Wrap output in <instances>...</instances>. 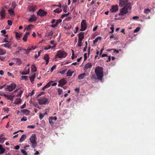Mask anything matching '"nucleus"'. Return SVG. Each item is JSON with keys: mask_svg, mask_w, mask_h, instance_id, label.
I'll return each instance as SVG.
<instances>
[{"mask_svg": "<svg viewBox=\"0 0 155 155\" xmlns=\"http://www.w3.org/2000/svg\"><path fill=\"white\" fill-rule=\"evenodd\" d=\"M95 72L97 79L100 80H102L104 76L103 68L101 67L97 66L95 69Z\"/></svg>", "mask_w": 155, "mask_h": 155, "instance_id": "f257e3e1", "label": "nucleus"}, {"mask_svg": "<svg viewBox=\"0 0 155 155\" xmlns=\"http://www.w3.org/2000/svg\"><path fill=\"white\" fill-rule=\"evenodd\" d=\"M131 7L130 5H128L127 6H124L120 10V12L119 14L120 15H123L129 12L131 9Z\"/></svg>", "mask_w": 155, "mask_h": 155, "instance_id": "f03ea898", "label": "nucleus"}, {"mask_svg": "<svg viewBox=\"0 0 155 155\" xmlns=\"http://www.w3.org/2000/svg\"><path fill=\"white\" fill-rule=\"evenodd\" d=\"M30 140L32 143L31 146L32 148H35L36 147V137L35 134H33L30 138Z\"/></svg>", "mask_w": 155, "mask_h": 155, "instance_id": "7ed1b4c3", "label": "nucleus"}, {"mask_svg": "<svg viewBox=\"0 0 155 155\" xmlns=\"http://www.w3.org/2000/svg\"><path fill=\"white\" fill-rule=\"evenodd\" d=\"M67 55V53L65 51L60 50L58 51L55 55V58H63L65 57Z\"/></svg>", "mask_w": 155, "mask_h": 155, "instance_id": "20e7f679", "label": "nucleus"}, {"mask_svg": "<svg viewBox=\"0 0 155 155\" xmlns=\"http://www.w3.org/2000/svg\"><path fill=\"white\" fill-rule=\"evenodd\" d=\"M38 100L39 104L41 105L48 104L49 101V99L45 97H41Z\"/></svg>", "mask_w": 155, "mask_h": 155, "instance_id": "39448f33", "label": "nucleus"}, {"mask_svg": "<svg viewBox=\"0 0 155 155\" xmlns=\"http://www.w3.org/2000/svg\"><path fill=\"white\" fill-rule=\"evenodd\" d=\"M16 85L14 83H13L9 85H6L5 87V89L6 90L9 91H11L16 87Z\"/></svg>", "mask_w": 155, "mask_h": 155, "instance_id": "423d86ee", "label": "nucleus"}, {"mask_svg": "<svg viewBox=\"0 0 155 155\" xmlns=\"http://www.w3.org/2000/svg\"><path fill=\"white\" fill-rule=\"evenodd\" d=\"M128 5H130V4L128 3L127 0H120L119 5L120 7L127 6Z\"/></svg>", "mask_w": 155, "mask_h": 155, "instance_id": "0eeeda50", "label": "nucleus"}, {"mask_svg": "<svg viewBox=\"0 0 155 155\" xmlns=\"http://www.w3.org/2000/svg\"><path fill=\"white\" fill-rule=\"evenodd\" d=\"M81 28L80 31H83L85 30L87 28V24L86 21L85 20H83L81 22Z\"/></svg>", "mask_w": 155, "mask_h": 155, "instance_id": "6e6552de", "label": "nucleus"}, {"mask_svg": "<svg viewBox=\"0 0 155 155\" xmlns=\"http://www.w3.org/2000/svg\"><path fill=\"white\" fill-rule=\"evenodd\" d=\"M59 84H58V86L62 87L67 83V81L66 79L63 78L61 79L60 81H58Z\"/></svg>", "mask_w": 155, "mask_h": 155, "instance_id": "1a4fd4ad", "label": "nucleus"}, {"mask_svg": "<svg viewBox=\"0 0 155 155\" xmlns=\"http://www.w3.org/2000/svg\"><path fill=\"white\" fill-rule=\"evenodd\" d=\"M118 6L117 5H113L110 9V11L112 13L118 11Z\"/></svg>", "mask_w": 155, "mask_h": 155, "instance_id": "9d476101", "label": "nucleus"}, {"mask_svg": "<svg viewBox=\"0 0 155 155\" xmlns=\"http://www.w3.org/2000/svg\"><path fill=\"white\" fill-rule=\"evenodd\" d=\"M46 14V13L43 10L40 9L37 12V15L41 16H43Z\"/></svg>", "mask_w": 155, "mask_h": 155, "instance_id": "9b49d317", "label": "nucleus"}, {"mask_svg": "<svg viewBox=\"0 0 155 155\" xmlns=\"http://www.w3.org/2000/svg\"><path fill=\"white\" fill-rule=\"evenodd\" d=\"M0 16L2 18H4L5 16V10L3 8H2V10L0 12Z\"/></svg>", "mask_w": 155, "mask_h": 155, "instance_id": "f8f14e48", "label": "nucleus"}, {"mask_svg": "<svg viewBox=\"0 0 155 155\" xmlns=\"http://www.w3.org/2000/svg\"><path fill=\"white\" fill-rule=\"evenodd\" d=\"M12 60L15 61H16L15 63L16 64L18 65H20L22 63L21 60L19 58H13Z\"/></svg>", "mask_w": 155, "mask_h": 155, "instance_id": "ddd939ff", "label": "nucleus"}, {"mask_svg": "<svg viewBox=\"0 0 155 155\" xmlns=\"http://www.w3.org/2000/svg\"><path fill=\"white\" fill-rule=\"evenodd\" d=\"M54 82V81H51L48 82L45 86H44L43 87V88H42V90H44L46 88H48L49 87L51 84V83Z\"/></svg>", "mask_w": 155, "mask_h": 155, "instance_id": "4468645a", "label": "nucleus"}, {"mask_svg": "<svg viewBox=\"0 0 155 155\" xmlns=\"http://www.w3.org/2000/svg\"><path fill=\"white\" fill-rule=\"evenodd\" d=\"M4 96L7 98L8 99H9L11 101H12L13 100L15 97V96H12L11 95L5 94H4Z\"/></svg>", "mask_w": 155, "mask_h": 155, "instance_id": "2eb2a0df", "label": "nucleus"}, {"mask_svg": "<svg viewBox=\"0 0 155 155\" xmlns=\"http://www.w3.org/2000/svg\"><path fill=\"white\" fill-rule=\"evenodd\" d=\"M36 17L34 15H32L31 18L29 19V21L30 22H33L36 20Z\"/></svg>", "mask_w": 155, "mask_h": 155, "instance_id": "dca6fc26", "label": "nucleus"}, {"mask_svg": "<svg viewBox=\"0 0 155 155\" xmlns=\"http://www.w3.org/2000/svg\"><path fill=\"white\" fill-rule=\"evenodd\" d=\"M30 35V33L29 32H26L25 34L24 35L23 38V40L24 41H27V38L28 36Z\"/></svg>", "mask_w": 155, "mask_h": 155, "instance_id": "f3484780", "label": "nucleus"}, {"mask_svg": "<svg viewBox=\"0 0 155 155\" xmlns=\"http://www.w3.org/2000/svg\"><path fill=\"white\" fill-rule=\"evenodd\" d=\"M44 59L46 61V64H48V63L49 60L48 55V54H46L45 55L44 57Z\"/></svg>", "mask_w": 155, "mask_h": 155, "instance_id": "a211bd4d", "label": "nucleus"}, {"mask_svg": "<svg viewBox=\"0 0 155 155\" xmlns=\"http://www.w3.org/2000/svg\"><path fill=\"white\" fill-rule=\"evenodd\" d=\"M73 73V71H71L70 70H68L66 73L67 76L70 77L72 76Z\"/></svg>", "mask_w": 155, "mask_h": 155, "instance_id": "6ab92c4d", "label": "nucleus"}, {"mask_svg": "<svg viewBox=\"0 0 155 155\" xmlns=\"http://www.w3.org/2000/svg\"><path fill=\"white\" fill-rule=\"evenodd\" d=\"M35 7V5H30L28 7V9L30 11L34 12L35 10V8H34Z\"/></svg>", "mask_w": 155, "mask_h": 155, "instance_id": "aec40b11", "label": "nucleus"}, {"mask_svg": "<svg viewBox=\"0 0 155 155\" xmlns=\"http://www.w3.org/2000/svg\"><path fill=\"white\" fill-rule=\"evenodd\" d=\"M86 76V74L85 73H83L79 75L78 76V78L79 80H81L84 78Z\"/></svg>", "mask_w": 155, "mask_h": 155, "instance_id": "412c9836", "label": "nucleus"}, {"mask_svg": "<svg viewBox=\"0 0 155 155\" xmlns=\"http://www.w3.org/2000/svg\"><path fill=\"white\" fill-rule=\"evenodd\" d=\"M35 77V73H33L32 76H31L29 77V78L30 79V80L31 81V82L32 83H33L34 80V78Z\"/></svg>", "mask_w": 155, "mask_h": 155, "instance_id": "4be33fe9", "label": "nucleus"}, {"mask_svg": "<svg viewBox=\"0 0 155 155\" xmlns=\"http://www.w3.org/2000/svg\"><path fill=\"white\" fill-rule=\"evenodd\" d=\"M26 136L25 134H23L20 139L19 141L20 142H23L26 138Z\"/></svg>", "mask_w": 155, "mask_h": 155, "instance_id": "5701e85b", "label": "nucleus"}, {"mask_svg": "<svg viewBox=\"0 0 155 155\" xmlns=\"http://www.w3.org/2000/svg\"><path fill=\"white\" fill-rule=\"evenodd\" d=\"M3 136V135L2 134H1L0 136V142L1 143H3L5 140H6L5 137H2Z\"/></svg>", "mask_w": 155, "mask_h": 155, "instance_id": "b1692460", "label": "nucleus"}, {"mask_svg": "<svg viewBox=\"0 0 155 155\" xmlns=\"http://www.w3.org/2000/svg\"><path fill=\"white\" fill-rule=\"evenodd\" d=\"M92 66V65L91 63H88L85 65L84 68L86 69L91 68Z\"/></svg>", "mask_w": 155, "mask_h": 155, "instance_id": "393cba45", "label": "nucleus"}, {"mask_svg": "<svg viewBox=\"0 0 155 155\" xmlns=\"http://www.w3.org/2000/svg\"><path fill=\"white\" fill-rule=\"evenodd\" d=\"M84 38V36L83 34L82 33H81L79 34V36L78 37V40H80L81 41H82L83 39Z\"/></svg>", "mask_w": 155, "mask_h": 155, "instance_id": "a878e982", "label": "nucleus"}, {"mask_svg": "<svg viewBox=\"0 0 155 155\" xmlns=\"http://www.w3.org/2000/svg\"><path fill=\"white\" fill-rule=\"evenodd\" d=\"M18 93L16 94V97H19L21 96L23 91L19 89L18 90Z\"/></svg>", "mask_w": 155, "mask_h": 155, "instance_id": "bb28decb", "label": "nucleus"}, {"mask_svg": "<svg viewBox=\"0 0 155 155\" xmlns=\"http://www.w3.org/2000/svg\"><path fill=\"white\" fill-rule=\"evenodd\" d=\"M23 113L26 115H28L30 113V111L27 109H24L23 110Z\"/></svg>", "mask_w": 155, "mask_h": 155, "instance_id": "cd10ccee", "label": "nucleus"}, {"mask_svg": "<svg viewBox=\"0 0 155 155\" xmlns=\"http://www.w3.org/2000/svg\"><path fill=\"white\" fill-rule=\"evenodd\" d=\"M31 70L32 72H35L36 71V67L35 66V65H32L31 67Z\"/></svg>", "mask_w": 155, "mask_h": 155, "instance_id": "c85d7f7f", "label": "nucleus"}, {"mask_svg": "<svg viewBox=\"0 0 155 155\" xmlns=\"http://www.w3.org/2000/svg\"><path fill=\"white\" fill-rule=\"evenodd\" d=\"M0 154L3 153L5 151V149H3L2 146L0 144Z\"/></svg>", "mask_w": 155, "mask_h": 155, "instance_id": "c756f323", "label": "nucleus"}, {"mask_svg": "<svg viewBox=\"0 0 155 155\" xmlns=\"http://www.w3.org/2000/svg\"><path fill=\"white\" fill-rule=\"evenodd\" d=\"M101 37H97L93 41V42L94 44L96 43L98 40H101Z\"/></svg>", "mask_w": 155, "mask_h": 155, "instance_id": "7c9ffc66", "label": "nucleus"}, {"mask_svg": "<svg viewBox=\"0 0 155 155\" xmlns=\"http://www.w3.org/2000/svg\"><path fill=\"white\" fill-rule=\"evenodd\" d=\"M33 26V25H29L28 26H26L25 30H26L27 31H30L31 30V27Z\"/></svg>", "mask_w": 155, "mask_h": 155, "instance_id": "2f4dec72", "label": "nucleus"}, {"mask_svg": "<svg viewBox=\"0 0 155 155\" xmlns=\"http://www.w3.org/2000/svg\"><path fill=\"white\" fill-rule=\"evenodd\" d=\"M6 53V51L2 48H0V55H3Z\"/></svg>", "mask_w": 155, "mask_h": 155, "instance_id": "473e14b6", "label": "nucleus"}, {"mask_svg": "<svg viewBox=\"0 0 155 155\" xmlns=\"http://www.w3.org/2000/svg\"><path fill=\"white\" fill-rule=\"evenodd\" d=\"M9 14L11 15H14V10L12 9H9L8 10Z\"/></svg>", "mask_w": 155, "mask_h": 155, "instance_id": "72a5a7b5", "label": "nucleus"}, {"mask_svg": "<svg viewBox=\"0 0 155 155\" xmlns=\"http://www.w3.org/2000/svg\"><path fill=\"white\" fill-rule=\"evenodd\" d=\"M62 10L61 9H59L58 8H57L55 10H54V12L56 13H59L62 12Z\"/></svg>", "mask_w": 155, "mask_h": 155, "instance_id": "f704fd0d", "label": "nucleus"}, {"mask_svg": "<svg viewBox=\"0 0 155 155\" xmlns=\"http://www.w3.org/2000/svg\"><path fill=\"white\" fill-rule=\"evenodd\" d=\"M16 36L18 40H19L20 38H21V35L20 33L16 32Z\"/></svg>", "mask_w": 155, "mask_h": 155, "instance_id": "c9c22d12", "label": "nucleus"}, {"mask_svg": "<svg viewBox=\"0 0 155 155\" xmlns=\"http://www.w3.org/2000/svg\"><path fill=\"white\" fill-rule=\"evenodd\" d=\"M63 11L65 12L66 13L67 12V5H65L64 6H62Z\"/></svg>", "mask_w": 155, "mask_h": 155, "instance_id": "e433bc0d", "label": "nucleus"}, {"mask_svg": "<svg viewBox=\"0 0 155 155\" xmlns=\"http://www.w3.org/2000/svg\"><path fill=\"white\" fill-rule=\"evenodd\" d=\"M2 46H4V47L6 48H9L10 47L11 45L9 43H6L5 44H3Z\"/></svg>", "mask_w": 155, "mask_h": 155, "instance_id": "4c0bfd02", "label": "nucleus"}, {"mask_svg": "<svg viewBox=\"0 0 155 155\" xmlns=\"http://www.w3.org/2000/svg\"><path fill=\"white\" fill-rule=\"evenodd\" d=\"M46 114V112H45L44 114H42L41 113H40L39 115V118L41 120L45 116V115Z\"/></svg>", "mask_w": 155, "mask_h": 155, "instance_id": "58836bf2", "label": "nucleus"}, {"mask_svg": "<svg viewBox=\"0 0 155 155\" xmlns=\"http://www.w3.org/2000/svg\"><path fill=\"white\" fill-rule=\"evenodd\" d=\"M21 101V100L20 98H17L16 100L15 101V102L16 104H18L20 103Z\"/></svg>", "mask_w": 155, "mask_h": 155, "instance_id": "ea45409f", "label": "nucleus"}, {"mask_svg": "<svg viewBox=\"0 0 155 155\" xmlns=\"http://www.w3.org/2000/svg\"><path fill=\"white\" fill-rule=\"evenodd\" d=\"M22 50H23L22 48L21 47L18 48V51L15 52V54H18L20 51Z\"/></svg>", "mask_w": 155, "mask_h": 155, "instance_id": "a19ab883", "label": "nucleus"}, {"mask_svg": "<svg viewBox=\"0 0 155 155\" xmlns=\"http://www.w3.org/2000/svg\"><path fill=\"white\" fill-rule=\"evenodd\" d=\"M41 126L42 127H44L45 126V122L44 120H42L41 124Z\"/></svg>", "mask_w": 155, "mask_h": 155, "instance_id": "79ce46f5", "label": "nucleus"}, {"mask_svg": "<svg viewBox=\"0 0 155 155\" xmlns=\"http://www.w3.org/2000/svg\"><path fill=\"white\" fill-rule=\"evenodd\" d=\"M21 153L24 154V155H27V153L24 150L21 149Z\"/></svg>", "mask_w": 155, "mask_h": 155, "instance_id": "37998d69", "label": "nucleus"}, {"mask_svg": "<svg viewBox=\"0 0 155 155\" xmlns=\"http://www.w3.org/2000/svg\"><path fill=\"white\" fill-rule=\"evenodd\" d=\"M26 72L27 73V74H28L30 72V69L29 68H27V67L25 68V70Z\"/></svg>", "mask_w": 155, "mask_h": 155, "instance_id": "c03bdc74", "label": "nucleus"}, {"mask_svg": "<svg viewBox=\"0 0 155 155\" xmlns=\"http://www.w3.org/2000/svg\"><path fill=\"white\" fill-rule=\"evenodd\" d=\"M67 69L62 70L61 71H59V73L61 74H63L65 73V72L67 71Z\"/></svg>", "mask_w": 155, "mask_h": 155, "instance_id": "a18cd8bd", "label": "nucleus"}, {"mask_svg": "<svg viewBox=\"0 0 155 155\" xmlns=\"http://www.w3.org/2000/svg\"><path fill=\"white\" fill-rule=\"evenodd\" d=\"M150 10L149 9H145L144 10V13L148 14L150 12Z\"/></svg>", "mask_w": 155, "mask_h": 155, "instance_id": "49530a36", "label": "nucleus"}, {"mask_svg": "<svg viewBox=\"0 0 155 155\" xmlns=\"http://www.w3.org/2000/svg\"><path fill=\"white\" fill-rule=\"evenodd\" d=\"M62 92V90L60 88H58V93L59 95H60Z\"/></svg>", "mask_w": 155, "mask_h": 155, "instance_id": "de8ad7c7", "label": "nucleus"}, {"mask_svg": "<svg viewBox=\"0 0 155 155\" xmlns=\"http://www.w3.org/2000/svg\"><path fill=\"white\" fill-rule=\"evenodd\" d=\"M140 30V28L137 27L134 30V33L137 32Z\"/></svg>", "mask_w": 155, "mask_h": 155, "instance_id": "09e8293b", "label": "nucleus"}, {"mask_svg": "<svg viewBox=\"0 0 155 155\" xmlns=\"http://www.w3.org/2000/svg\"><path fill=\"white\" fill-rule=\"evenodd\" d=\"M53 34V32L52 31H51L49 32H48L47 34V35L48 36H51Z\"/></svg>", "mask_w": 155, "mask_h": 155, "instance_id": "8fccbe9b", "label": "nucleus"}, {"mask_svg": "<svg viewBox=\"0 0 155 155\" xmlns=\"http://www.w3.org/2000/svg\"><path fill=\"white\" fill-rule=\"evenodd\" d=\"M82 45V41L78 40V45L79 47H80Z\"/></svg>", "mask_w": 155, "mask_h": 155, "instance_id": "3c124183", "label": "nucleus"}, {"mask_svg": "<svg viewBox=\"0 0 155 155\" xmlns=\"http://www.w3.org/2000/svg\"><path fill=\"white\" fill-rule=\"evenodd\" d=\"M27 120V118L26 117H23L21 119V121H25Z\"/></svg>", "mask_w": 155, "mask_h": 155, "instance_id": "603ef678", "label": "nucleus"}, {"mask_svg": "<svg viewBox=\"0 0 155 155\" xmlns=\"http://www.w3.org/2000/svg\"><path fill=\"white\" fill-rule=\"evenodd\" d=\"M51 48H52L51 46L50 45H48L45 48V49L46 50H48Z\"/></svg>", "mask_w": 155, "mask_h": 155, "instance_id": "864d4df0", "label": "nucleus"}, {"mask_svg": "<svg viewBox=\"0 0 155 155\" xmlns=\"http://www.w3.org/2000/svg\"><path fill=\"white\" fill-rule=\"evenodd\" d=\"M8 23L9 25H11L12 24V21H11L8 20Z\"/></svg>", "mask_w": 155, "mask_h": 155, "instance_id": "5fc2aeb1", "label": "nucleus"}, {"mask_svg": "<svg viewBox=\"0 0 155 155\" xmlns=\"http://www.w3.org/2000/svg\"><path fill=\"white\" fill-rule=\"evenodd\" d=\"M58 24V22H56V23L55 24L52 25H51V27L53 28H55L57 26V25Z\"/></svg>", "mask_w": 155, "mask_h": 155, "instance_id": "6e6d98bb", "label": "nucleus"}, {"mask_svg": "<svg viewBox=\"0 0 155 155\" xmlns=\"http://www.w3.org/2000/svg\"><path fill=\"white\" fill-rule=\"evenodd\" d=\"M56 66L55 65H53V66H52L51 68V71L52 72L54 69H55L56 68Z\"/></svg>", "mask_w": 155, "mask_h": 155, "instance_id": "4d7b16f0", "label": "nucleus"}, {"mask_svg": "<svg viewBox=\"0 0 155 155\" xmlns=\"http://www.w3.org/2000/svg\"><path fill=\"white\" fill-rule=\"evenodd\" d=\"M35 127V126L34 125H28V126L27 127L28 128H33Z\"/></svg>", "mask_w": 155, "mask_h": 155, "instance_id": "13d9d810", "label": "nucleus"}, {"mask_svg": "<svg viewBox=\"0 0 155 155\" xmlns=\"http://www.w3.org/2000/svg\"><path fill=\"white\" fill-rule=\"evenodd\" d=\"M27 76H22L21 78V80H23L24 79H26V78H27Z\"/></svg>", "mask_w": 155, "mask_h": 155, "instance_id": "bf43d9fd", "label": "nucleus"}, {"mask_svg": "<svg viewBox=\"0 0 155 155\" xmlns=\"http://www.w3.org/2000/svg\"><path fill=\"white\" fill-rule=\"evenodd\" d=\"M50 119H51L52 120H57V117H50Z\"/></svg>", "mask_w": 155, "mask_h": 155, "instance_id": "052dcab7", "label": "nucleus"}, {"mask_svg": "<svg viewBox=\"0 0 155 155\" xmlns=\"http://www.w3.org/2000/svg\"><path fill=\"white\" fill-rule=\"evenodd\" d=\"M8 75L9 76H11L12 77H13V75H12V74L11 73H10L9 72H8L7 73Z\"/></svg>", "mask_w": 155, "mask_h": 155, "instance_id": "680f3d73", "label": "nucleus"}, {"mask_svg": "<svg viewBox=\"0 0 155 155\" xmlns=\"http://www.w3.org/2000/svg\"><path fill=\"white\" fill-rule=\"evenodd\" d=\"M112 50L114 51V52L116 53H118L119 52V51L118 50H116L114 49H112Z\"/></svg>", "mask_w": 155, "mask_h": 155, "instance_id": "e2e57ef3", "label": "nucleus"}, {"mask_svg": "<svg viewBox=\"0 0 155 155\" xmlns=\"http://www.w3.org/2000/svg\"><path fill=\"white\" fill-rule=\"evenodd\" d=\"M20 147L19 145H17L15 147V150H18L19 149Z\"/></svg>", "mask_w": 155, "mask_h": 155, "instance_id": "0e129e2a", "label": "nucleus"}, {"mask_svg": "<svg viewBox=\"0 0 155 155\" xmlns=\"http://www.w3.org/2000/svg\"><path fill=\"white\" fill-rule=\"evenodd\" d=\"M139 18V17L138 16H134L132 18L136 20L138 18Z\"/></svg>", "mask_w": 155, "mask_h": 155, "instance_id": "69168bd1", "label": "nucleus"}, {"mask_svg": "<svg viewBox=\"0 0 155 155\" xmlns=\"http://www.w3.org/2000/svg\"><path fill=\"white\" fill-rule=\"evenodd\" d=\"M23 51H25L27 54H28L29 53V51H28V50H26L24 49H23Z\"/></svg>", "mask_w": 155, "mask_h": 155, "instance_id": "338daca9", "label": "nucleus"}, {"mask_svg": "<svg viewBox=\"0 0 155 155\" xmlns=\"http://www.w3.org/2000/svg\"><path fill=\"white\" fill-rule=\"evenodd\" d=\"M87 53H85L84 54V60H86L87 59Z\"/></svg>", "mask_w": 155, "mask_h": 155, "instance_id": "774afa93", "label": "nucleus"}]
</instances>
